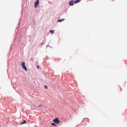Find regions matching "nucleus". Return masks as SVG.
Listing matches in <instances>:
<instances>
[{
	"instance_id": "nucleus-1",
	"label": "nucleus",
	"mask_w": 127,
	"mask_h": 127,
	"mask_svg": "<svg viewBox=\"0 0 127 127\" xmlns=\"http://www.w3.org/2000/svg\"><path fill=\"white\" fill-rule=\"evenodd\" d=\"M82 0H75L74 1V0H72L69 1V5H74V3H78V2H80V1Z\"/></svg>"
},
{
	"instance_id": "nucleus-2",
	"label": "nucleus",
	"mask_w": 127,
	"mask_h": 127,
	"mask_svg": "<svg viewBox=\"0 0 127 127\" xmlns=\"http://www.w3.org/2000/svg\"><path fill=\"white\" fill-rule=\"evenodd\" d=\"M53 122L55 124H59L60 123V121H59V118H56L53 120Z\"/></svg>"
},
{
	"instance_id": "nucleus-3",
	"label": "nucleus",
	"mask_w": 127,
	"mask_h": 127,
	"mask_svg": "<svg viewBox=\"0 0 127 127\" xmlns=\"http://www.w3.org/2000/svg\"><path fill=\"white\" fill-rule=\"evenodd\" d=\"M38 4H39V0H37V1L35 2V7L36 8Z\"/></svg>"
},
{
	"instance_id": "nucleus-4",
	"label": "nucleus",
	"mask_w": 127,
	"mask_h": 127,
	"mask_svg": "<svg viewBox=\"0 0 127 127\" xmlns=\"http://www.w3.org/2000/svg\"><path fill=\"white\" fill-rule=\"evenodd\" d=\"M65 20V19H62L61 20H58V22H62V21H64Z\"/></svg>"
},
{
	"instance_id": "nucleus-5",
	"label": "nucleus",
	"mask_w": 127,
	"mask_h": 127,
	"mask_svg": "<svg viewBox=\"0 0 127 127\" xmlns=\"http://www.w3.org/2000/svg\"><path fill=\"white\" fill-rule=\"evenodd\" d=\"M23 124H26V120H24L23 122L21 123L20 125H23Z\"/></svg>"
},
{
	"instance_id": "nucleus-6",
	"label": "nucleus",
	"mask_w": 127,
	"mask_h": 127,
	"mask_svg": "<svg viewBox=\"0 0 127 127\" xmlns=\"http://www.w3.org/2000/svg\"><path fill=\"white\" fill-rule=\"evenodd\" d=\"M21 65L22 66L25 65V62H21Z\"/></svg>"
},
{
	"instance_id": "nucleus-7",
	"label": "nucleus",
	"mask_w": 127,
	"mask_h": 127,
	"mask_svg": "<svg viewBox=\"0 0 127 127\" xmlns=\"http://www.w3.org/2000/svg\"><path fill=\"white\" fill-rule=\"evenodd\" d=\"M23 69H24V70L27 71V68H26V66L25 65L23 66Z\"/></svg>"
},
{
	"instance_id": "nucleus-8",
	"label": "nucleus",
	"mask_w": 127,
	"mask_h": 127,
	"mask_svg": "<svg viewBox=\"0 0 127 127\" xmlns=\"http://www.w3.org/2000/svg\"><path fill=\"white\" fill-rule=\"evenodd\" d=\"M51 126H55V127H56L57 125L56 124H55V123H52L51 124Z\"/></svg>"
},
{
	"instance_id": "nucleus-9",
	"label": "nucleus",
	"mask_w": 127,
	"mask_h": 127,
	"mask_svg": "<svg viewBox=\"0 0 127 127\" xmlns=\"http://www.w3.org/2000/svg\"><path fill=\"white\" fill-rule=\"evenodd\" d=\"M54 31H55V30H50V32H51V33L52 34H53V33H54Z\"/></svg>"
},
{
	"instance_id": "nucleus-10",
	"label": "nucleus",
	"mask_w": 127,
	"mask_h": 127,
	"mask_svg": "<svg viewBox=\"0 0 127 127\" xmlns=\"http://www.w3.org/2000/svg\"><path fill=\"white\" fill-rule=\"evenodd\" d=\"M45 89H47V86L45 85Z\"/></svg>"
},
{
	"instance_id": "nucleus-11",
	"label": "nucleus",
	"mask_w": 127,
	"mask_h": 127,
	"mask_svg": "<svg viewBox=\"0 0 127 127\" xmlns=\"http://www.w3.org/2000/svg\"><path fill=\"white\" fill-rule=\"evenodd\" d=\"M37 67L38 68V69H39V65H37Z\"/></svg>"
},
{
	"instance_id": "nucleus-12",
	"label": "nucleus",
	"mask_w": 127,
	"mask_h": 127,
	"mask_svg": "<svg viewBox=\"0 0 127 127\" xmlns=\"http://www.w3.org/2000/svg\"><path fill=\"white\" fill-rule=\"evenodd\" d=\"M41 105H39V107H41Z\"/></svg>"
}]
</instances>
